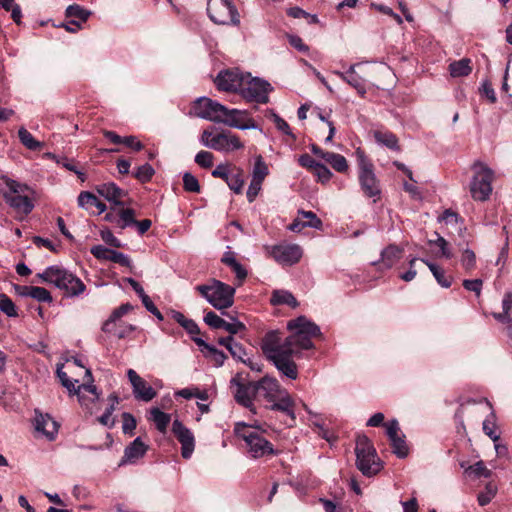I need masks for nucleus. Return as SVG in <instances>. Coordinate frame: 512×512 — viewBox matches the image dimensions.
Masks as SVG:
<instances>
[{
    "mask_svg": "<svg viewBox=\"0 0 512 512\" xmlns=\"http://www.w3.org/2000/svg\"><path fill=\"white\" fill-rule=\"evenodd\" d=\"M136 211L132 208H121L118 210L117 227L125 229L134 226Z\"/></svg>",
    "mask_w": 512,
    "mask_h": 512,
    "instance_id": "f704fd0d",
    "label": "nucleus"
},
{
    "mask_svg": "<svg viewBox=\"0 0 512 512\" xmlns=\"http://www.w3.org/2000/svg\"><path fill=\"white\" fill-rule=\"evenodd\" d=\"M357 163L359 167L358 180L362 192L373 202H377L381 197L380 182L374 173V166L360 149L356 150Z\"/></svg>",
    "mask_w": 512,
    "mask_h": 512,
    "instance_id": "39448f33",
    "label": "nucleus"
},
{
    "mask_svg": "<svg viewBox=\"0 0 512 512\" xmlns=\"http://www.w3.org/2000/svg\"><path fill=\"white\" fill-rule=\"evenodd\" d=\"M30 290V297L39 301V302H46L50 303L52 302V296L50 292L43 288L38 286H32V288H29Z\"/></svg>",
    "mask_w": 512,
    "mask_h": 512,
    "instance_id": "3c124183",
    "label": "nucleus"
},
{
    "mask_svg": "<svg viewBox=\"0 0 512 512\" xmlns=\"http://www.w3.org/2000/svg\"><path fill=\"white\" fill-rule=\"evenodd\" d=\"M466 472L474 474L476 478H490L492 476V471L485 466L483 461H478L474 465L469 466Z\"/></svg>",
    "mask_w": 512,
    "mask_h": 512,
    "instance_id": "09e8293b",
    "label": "nucleus"
},
{
    "mask_svg": "<svg viewBox=\"0 0 512 512\" xmlns=\"http://www.w3.org/2000/svg\"><path fill=\"white\" fill-rule=\"evenodd\" d=\"M58 266H49L42 273H38L37 277L42 281L54 284V278L56 276Z\"/></svg>",
    "mask_w": 512,
    "mask_h": 512,
    "instance_id": "69168bd1",
    "label": "nucleus"
},
{
    "mask_svg": "<svg viewBox=\"0 0 512 512\" xmlns=\"http://www.w3.org/2000/svg\"><path fill=\"white\" fill-rule=\"evenodd\" d=\"M151 419L155 423L158 431L164 433L170 423L171 417L169 414L161 411L157 407H153L150 410Z\"/></svg>",
    "mask_w": 512,
    "mask_h": 512,
    "instance_id": "c9c22d12",
    "label": "nucleus"
},
{
    "mask_svg": "<svg viewBox=\"0 0 512 512\" xmlns=\"http://www.w3.org/2000/svg\"><path fill=\"white\" fill-rule=\"evenodd\" d=\"M299 214L302 215L303 218L309 219L308 222H305L308 227L320 229L322 227V221L316 216V214L312 211H299Z\"/></svg>",
    "mask_w": 512,
    "mask_h": 512,
    "instance_id": "680f3d73",
    "label": "nucleus"
},
{
    "mask_svg": "<svg viewBox=\"0 0 512 512\" xmlns=\"http://www.w3.org/2000/svg\"><path fill=\"white\" fill-rule=\"evenodd\" d=\"M91 12L82 8L80 5L73 4L67 7L66 9V16L77 18L81 22H85L88 17L90 16Z\"/></svg>",
    "mask_w": 512,
    "mask_h": 512,
    "instance_id": "49530a36",
    "label": "nucleus"
},
{
    "mask_svg": "<svg viewBox=\"0 0 512 512\" xmlns=\"http://www.w3.org/2000/svg\"><path fill=\"white\" fill-rule=\"evenodd\" d=\"M449 72L454 78L468 76L472 72L471 60L469 58H462L450 63Z\"/></svg>",
    "mask_w": 512,
    "mask_h": 512,
    "instance_id": "2f4dec72",
    "label": "nucleus"
},
{
    "mask_svg": "<svg viewBox=\"0 0 512 512\" xmlns=\"http://www.w3.org/2000/svg\"><path fill=\"white\" fill-rule=\"evenodd\" d=\"M78 205L82 208L89 209L92 206L98 208V215L103 213L107 206L105 203L101 202L93 193L88 191H83L78 196Z\"/></svg>",
    "mask_w": 512,
    "mask_h": 512,
    "instance_id": "c85d7f7f",
    "label": "nucleus"
},
{
    "mask_svg": "<svg viewBox=\"0 0 512 512\" xmlns=\"http://www.w3.org/2000/svg\"><path fill=\"white\" fill-rule=\"evenodd\" d=\"M271 90L272 86L267 81L246 75L239 93L247 101L266 104Z\"/></svg>",
    "mask_w": 512,
    "mask_h": 512,
    "instance_id": "1a4fd4ad",
    "label": "nucleus"
},
{
    "mask_svg": "<svg viewBox=\"0 0 512 512\" xmlns=\"http://www.w3.org/2000/svg\"><path fill=\"white\" fill-rule=\"evenodd\" d=\"M207 12L209 18L219 25H238L239 13L230 0H208Z\"/></svg>",
    "mask_w": 512,
    "mask_h": 512,
    "instance_id": "6e6552de",
    "label": "nucleus"
},
{
    "mask_svg": "<svg viewBox=\"0 0 512 512\" xmlns=\"http://www.w3.org/2000/svg\"><path fill=\"white\" fill-rule=\"evenodd\" d=\"M244 78L245 75L237 70L221 71L215 79V84L221 91L240 92Z\"/></svg>",
    "mask_w": 512,
    "mask_h": 512,
    "instance_id": "ddd939ff",
    "label": "nucleus"
},
{
    "mask_svg": "<svg viewBox=\"0 0 512 512\" xmlns=\"http://www.w3.org/2000/svg\"><path fill=\"white\" fill-rule=\"evenodd\" d=\"M324 160L329 163L337 172H346L348 169V163L346 158L334 152H326Z\"/></svg>",
    "mask_w": 512,
    "mask_h": 512,
    "instance_id": "e433bc0d",
    "label": "nucleus"
},
{
    "mask_svg": "<svg viewBox=\"0 0 512 512\" xmlns=\"http://www.w3.org/2000/svg\"><path fill=\"white\" fill-rule=\"evenodd\" d=\"M287 329L301 331L302 334H306L311 338L321 335L319 326L309 321L305 316H299L296 319L290 320L287 323Z\"/></svg>",
    "mask_w": 512,
    "mask_h": 512,
    "instance_id": "b1692460",
    "label": "nucleus"
},
{
    "mask_svg": "<svg viewBox=\"0 0 512 512\" xmlns=\"http://www.w3.org/2000/svg\"><path fill=\"white\" fill-rule=\"evenodd\" d=\"M172 432L181 443V455L183 458L188 459L194 451V436L192 432L186 428L179 420H174L172 424Z\"/></svg>",
    "mask_w": 512,
    "mask_h": 512,
    "instance_id": "2eb2a0df",
    "label": "nucleus"
},
{
    "mask_svg": "<svg viewBox=\"0 0 512 512\" xmlns=\"http://www.w3.org/2000/svg\"><path fill=\"white\" fill-rule=\"evenodd\" d=\"M91 254L98 260H106L114 263H118L121 266L131 267V259L116 250L107 248L103 245H95L90 249Z\"/></svg>",
    "mask_w": 512,
    "mask_h": 512,
    "instance_id": "f3484780",
    "label": "nucleus"
},
{
    "mask_svg": "<svg viewBox=\"0 0 512 512\" xmlns=\"http://www.w3.org/2000/svg\"><path fill=\"white\" fill-rule=\"evenodd\" d=\"M403 250L397 245L390 244L381 252V259L378 262H373V265L381 264L385 269H390L402 257Z\"/></svg>",
    "mask_w": 512,
    "mask_h": 512,
    "instance_id": "a878e982",
    "label": "nucleus"
},
{
    "mask_svg": "<svg viewBox=\"0 0 512 512\" xmlns=\"http://www.w3.org/2000/svg\"><path fill=\"white\" fill-rule=\"evenodd\" d=\"M193 341L199 347H202V350H201L202 352H204V350L207 351L208 354L206 356L210 357L217 367H220L224 364L225 360L227 359V356L225 355V353L223 351H220L217 348H215L214 346L206 343L200 337H193Z\"/></svg>",
    "mask_w": 512,
    "mask_h": 512,
    "instance_id": "cd10ccee",
    "label": "nucleus"
},
{
    "mask_svg": "<svg viewBox=\"0 0 512 512\" xmlns=\"http://www.w3.org/2000/svg\"><path fill=\"white\" fill-rule=\"evenodd\" d=\"M270 404L271 405L267 406V408L284 412L289 415L293 421L295 420V414L293 411L294 402L285 390H282V393L278 395V399Z\"/></svg>",
    "mask_w": 512,
    "mask_h": 512,
    "instance_id": "bb28decb",
    "label": "nucleus"
},
{
    "mask_svg": "<svg viewBox=\"0 0 512 512\" xmlns=\"http://www.w3.org/2000/svg\"><path fill=\"white\" fill-rule=\"evenodd\" d=\"M183 188L187 192L199 193L200 184L198 179L189 172H185L183 175Z\"/></svg>",
    "mask_w": 512,
    "mask_h": 512,
    "instance_id": "8fccbe9b",
    "label": "nucleus"
},
{
    "mask_svg": "<svg viewBox=\"0 0 512 512\" xmlns=\"http://www.w3.org/2000/svg\"><path fill=\"white\" fill-rule=\"evenodd\" d=\"M313 170L318 179L323 183L329 181L332 176L331 171L322 163H318Z\"/></svg>",
    "mask_w": 512,
    "mask_h": 512,
    "instance_id": "774afa93",
    "label": "nucleus"
},
{
    "mask_svg": "<svg viewBox=\"0 0 512 512\" xmlns=\"http://www.w3.org/2000/svg\"><path fill=\"white\" fill-rule=\"evenodd\" d=\"M392 452L398 457V458H405L408 453L409 449L405 442V436L399 435L395 438L390 439Z\"/></svg>",
    "mask_w": 512,
    "mask_h": 512,
    "instance_id": "a19ab883",
    "label": "nucleus"
},
{
    "mask_svg": "<svg viewBox=\"0 0 512 512\" xmlns=\"http://www.w3.org/2000/svg\"><path fill=\"white\" fill-rule=\"evenodd\" d=\"M35 429L49 440H54L58 433L59 424L48 414H39L35 417Z\"/></svg>",
    "mask_w": 512,
    "mask_h": 512,
    "instance_id": "5701e85b",
    "label": "nucleus"
},
{
    "mask_svg": "<svg viewBox=\"0 0 512 512\" xmlns=\"http://www.w3.org/2000/svg\"><path fill=\"white\" fill-rule=\"evenodd\" d=\"M20 142L29 150L38 151L44 146L43 142L36 140L33 135L24 127L18 130Z\"/></svg>",
    "mask_w": 512,
    "mask_h": 512,
    "instance_id": "72a5a7b5",
    "label": "nucleus"
},
{
    "mask_svg": "<svg viewBox=\"0 0 512 512\" xmlns=\"http://www.w3.org/2000/svg\"><path fill=\"white\" fill-rule=\"evenodd\" d=\"M498 491L497 485L493 482H488L484 491L478 494L477 500L480 506H485L491 502L496 496Z\"/></svg>",
    "mask_w": 512,
    "mask_h": 512,
    "instance_id": "37998d69",
    "label": "nucleus"
},
{
    "mask_svg": "<svg viewBox=\"0 0 512 512\" xmlns=\"http://www.w3.org/2000/svg\"><path fill=\"white\" fill-rule=\"evenodd\" d=\"M53 285L64 290L69 296H78L83 293L86 288L85 284L78 277L59 266Z\"/></svg>",
    "mask_w": 512,
    "mask_h": 512,
    "instance_id": "9b49d317",
    "label": "nucleus"
},
{
    "mask_svg": "<svg viewBox=\"0 0 512 512\" xmlns=\"http://www.w3.org/2000/svg\"><path fill=\"white\" fill-rule=\"evenodd\" d=\"M285 347L286 350L296 354L295 347L309 350L312 349L314 345L310 336L302 334L301 331H295V333L291 334L285 339Z\"/></svg>",
    "mask_w": 512,
    "mask_h": 512,
    "instance_id": "393cba45",
    "label": "nucleus"
},
{
    "mask_svg": "<svg viewBox=\"0 0 512 512\" xmlns=\"http://www.w3.org/2000/svg\"><path fill=\"white\" fill-rule=\"evenodd\" d=\"M132 308L131 304L125 303L114 309L109 318L103 323L102 331L105 333H111L113 331V327L116 325V321L132 310Z\"/></svg>",
    "mask_w": 512,
    "mask_h": 512,
    "instance_id": "c756f323",
    "label": "nucleus"
},
{
    "mask_svg": "<svg viewBox=\"0 0 512 512\" xmlns=\"http://www.w3.org/2000/svg\"><path fill=\"white\" fill-rule=\"evenodd\" d=\"M195 289L217 310L230 308L234 303L235 288L220 280L211 279Z\"/></svg>",
    "mask_w": 512,
    "mask_h": 512,
    "instance_id": "7ed1b4c3",
    "label": "nucleus"
},
{
    "mask_svg": "<svg viewBox=\"0 0 512 512\" xmlns=\"http://www.w3.org/2000/svg\"><path fill=\"white\" fill-rule=\"evenodd\" d=\"M228 351L230 352L231 356L234 359H237L241 362L245 359L244 356L246 355V351L244 347L242 346V344L236 342L235 340L232 342L231 345H229Z\"/></svg>",
    "mask_w": 512,
    "mask_h": 512,
    "instance_id": "bf43d9fd",
    "label": "nucleus"
},
{
    "mask_svg": "<svg viewBox=\"0 0 512 512\" xmlns=\"http://www.w3.org/2000/svg\"><path fill=\"white\" fill-rule=\"evenodd\" d=\"M154 174V168L150 164L146 163L137 168L136 172L134 173V177L141 183H146L152 179Z\"/></svg>",
    "mask_w": 512,
    "mask_h": 512,
    "instance_id": "de8ad7c7",
    "label": "nucleus"
},
{
    "mask_svg": "<svg viewBox=\"0 0 512 512\" xmlns=\"http://www.w3.org/2000/svg\"><path fill=\"white\" fill-rule=\"evenodd\" d=\"M222 314L226 315L230 319V321L223 320L221 329L227 331L231 336L246 330L245 324L239 321L237 318L229 315L226 312H222Z\"/></svg>",
    "mask_w": 512,
    "mask_h": 512,
    "instance_id": "58836bf2",
    "label": "nucleus"
},
{
    "mask_svg": "<svg viewBox=\"0 0 512 512\" xmlns=\"http://www.w3.org/2000/svg\"><path fill=\"white\" fill-rule=\"evenodd\" d=\"M234 433L245 441L248 453L254 459L277 454L272 443L263 436L262 432L249 429L245 423H237Z\"/></svg>",
    "mask_w": 512,
    "mask_h": 512,
    "instance_id": "20e7f679",
    "label": "nucleus"
},
{
    "mask_svg": "<svg viewBox=\"0 0 512 512\" xmlns=\"http://www.w3.org/2000/svg\"><path fill=\"white\" fill-rule=\"evenodd\" d=\"M461 264L465 270H472L476 264L475 253L470 249H465L462 253Z\"/></svg>",
    "mask_w": 512,
    "mask_h": 512,
    "instance_id": "5fc2aeb1",
    "label": "nucleus"
},
{
    "mask_svg": "<svg viewBox=\"0 0 512 512\" xmlns=\"http://www.w3.org/2000/svg\"><path fill=\"white\" fill-rule=\"evenodd\" d=\"M255 393L257 401L271 403L278 399V395L282 393V389L275 378L265 376L255 382Z\"/></svg>",
    "mask_w": 512,
    "mask_h": 512,
    "instance_id": "f8f14e48",
    "label": "nucleus"
},
{
    "mask_svg": "<svg viewBox=\"0 0 512 512\" xmlns=\"http://www.w3.org/2000/svg\"><path fill=\"white\" fill-rule=\"evenodd\" d=\"M0 311L8 317H17V309L13 301L4 293H0Z\"/></svg>",
    "mask_w": 512,
    "mask_h": 512,
    "instance_id": "a18cd8bd",
    "label": "nucleus"
},
{
    "mask_svg": "<svg viewBox=\"0 0 512 512\" xmlns=\"http://www.w3.org/2000/svg\"><path fill=\"white\" fill-rule=\"evenodd\" d=\"M147 450L148 446L144 444L140 437H137L125 448L120 465L135 463L146 454Z\"/></svg>",
    "mask_w": 512,
    "mask_h": 512,
    "instance_id": "4be33fe9",
    "label": "nucleus"
},
{
    "mask_svg": "<svg viewBox=\"0 0 512 512\" xmlns=\"http://www.w3.org/2000/svg\"><path fill=\"white\" fill-rule=\"evenodd\" d=\"M374 138L376 142L388 147L389 149L399 150L398 139L391 132L375 131Z\"/></svg>",
    "mask_w": 512,
    "mask_h": 512,
    "instance_id": "4c0bfd02",
    "label": "nucleus"
},
{
    "mask_svg": "<svg viewBox=\"0 0 512 512\" xmlns=\"http://www.w3.org/2000/svg\"><path fill=\"white\" fill-rule=\"evenodd\" d=\"M437 236L436 240H429V244H435L437 245L441 250V255L446 258H451L453 255L451 253V250L448 248V242L440 236L438 233H435Z\"/></svg>",
    "mask_w": 512,
    "mask_h": 512,
    "instance_id": "6e6d98bb",
    "label": "nucleus"
},
{
    "mask_svg": "<svg viewBox=\"0 0 512 512\" xmlns=\"http://www.w3.org/2000/svg\"><path fill=\"white\" fill-rule=\"evenodd\" d=\"M268 254L281 265H294L302 257L303 251L298 244H278L266 248Z\"/></svg>",
    "mask_w": 512,
    "mask_h": 512,
    "instance_id": "9d476101",
    "label": "nucleus"
},
{
    "mask_svg": "<svg viewBox=\"0 0 512 512\" xmlns=\"http://www.w3.org/2000/svg\"><path fill=\"white\" fill-rule=\"evenodd\" d=\"M195 116L214 123H222L240 130L256 129L257 125L246 111L228 109L226 106L208 97H200L192 107Z\"/></svg>",
    "mask_w": 512,
    "mask_h": 512,
    "instance_id": "f257e3e1",
    "label": "nucleus"
},
{
    "mask_svg": "<svg viewBox=\"0 0 512 512\" xmlns=\"http://www.w3.org/2000/svg\"><path fill=\"white\" fill-rule=\"evenodd\" d=\"M97 193L116 206H124L121 200L126 196V192L119 188L115 183H103L96 186Z\"/></svg>",
    "mask_w": 512,
    "mask_h": 512,
    "instance_id": "412c9836",
    "label": "nucleus"
},
{
    "mask_svg": "<svg viewBox=\"0 0 512 512\" xmlns=\"http://www.w3.org/2000/svg\"><path fill=\"white\" fill-rule=\"evenodd\" d=\"M127 377L132 385L133 395L137 400L151 401L156 396V391L133 369L127 371Z\"/></svg>",
    "mask_w": 512,
    "mask_h": 512,
    "instance_id": "4468645a",
    "label": "nucleus"
},
{
    "mask_svg": "<svg viewBox=\"0 0 512 512\" xmlns=\"http://www.w3.org/2000/svg\"><path fill=\"white\" fill-rule=\"evenodd\" d=\"M232 383L236 384L237 386L236 392L234 394L236 402L245 408L254 411L253 400H256L255 382L243 384L233 379Z\"/></svg>",
    "mask_w": 512,
    "mask_h": 512,
    "instance_id": "6ab92c4d",
    "label": "nucleus"
},
{
    "mask_svg": "<svg viewBox=\"0 0 512 512\" xmlns=\"http://www.w3.org/2000/svg\"><path fill=\"white\" fill-rule=\"evenodd\" d=\"M271 304L273 305H289L292 308H296L299 303L292 293L285 290H275L272 293Z\"/></svg>",
    "mask_w": 512,
    "mask_h": 512,
    "instance_id": "473e14b6",
    "label": "nucleus"
},
{
    "mask_svg": "<svg viewBox=\"0 0 512 512\" xmlns=\"http://www.w3.org/2000/svg\"><path fill=\"white\" fill-rule=\"evenodd\" d=\"M355 454L356 466L364 476L372 477L381 471L383 467L382 461L366 435L357 436Z\"/></svg>",
    "mask_w": 512,
    "mask_h": 512,
    "instance_id": "f03ea898",
    "label": "nucleus"
},
{
    "mask_svg": "<svg viewBox=\"0 0 512 512\" xmlns=\"http://www.w3.org/2000/svg\"><path fill=\"white\" fill-rule=\"evenodd\" d=\"M195 162L202 168H210L213 165V154L202 150L196 154Z\"/></svg>",
    "mask_w": 512,
    "mask_h": 512,
    "instance_id": "864d4df0",
    "label": "nucleus"
},
{
    "mask_svg": "<svg viewBox=\"0 0 512 512\" xmlns=\"http://www.w3.org/2000/svg\"><path fill=\"white\" fill-rule=\"evenodd\" d=\"M101 238L107 245L111 247L121 248L123 246L121 241L118 238H116L109 229L101 231Z\"/></svg>",
    "mask_w": 512,
    "mask_h": 512,
    "instance_id": "052dcab7",
    "label": "nucleus"
},
{
    "mask_svg": "<svg viewBox=\"0 0 512 512\" xmlns=\"http://www.w3.org/2000/svg\"><path fill=\"white\" fill-rule=\"evenodd\" d=\"M57 376L61 381V384L70 392V393H78L77 388L75 387V383L71 381L67 374L61 369H57Z\"/></svg>",
    "mask_w": 512,
    "mask_h": 512,
    "instance_id": "0e129e2a",
    "label": "nucleus"
},
{
    "mask_svg": "<svg viewBox=\"0 0 512 512\" xmlns=\"http://www.w3.org/2000/svg\"><path fill=\"white\" fill-rule=\"evenodd\" d=\"M226 183L232 191L240 194L245 183L243 170L237 169L235 173H230Z\"/></svg>",
    "mask_w": 512,
    "mask_h": 512,
    "instance_id": "ea45409f",
    "label": "nucleus"
},
{
    "mask_svg": "<svg viewBox=\"0 0 512 512\" xmlns=\"http://www.w3.org/2000/svg\"><path fill=\"white\" fill-rule=\"evenodd\" d=\"M359 66L360 64H353L345 73L339 71L334 73L352 86L361 96H364L366 94V79L356 72V68Z\"/></svg>",
    "mask_w": 512,
    "mask_h": 512,
    "instance_id": "aec40b11",
    "label": "nucleus"
},
{
    "mask_svg": "<svg viewBox=\"0 0 512 512\" xmlns=\"http://www.w3.org/2000/svg\"><path fill=\"white\" fill-rule=\"evenodd\" d=\"M261 349L268 360L285 351V341L281 343L280 332L278 330L267 332L261 341Z\"/></svg>",
    "mask_w": 512,
    "mask_h": 512,
    "instance_id": "dca6fc26",
    "label": "nucleus"
},
{
    "mask_svg": "<svg viewBox=\"0 0 512 512\" xmlns=\"http://www.w3.org/2000/svg\"><path fill=\"white\" fill-rule=\"evenodd\" d=\"M223 318L218 316L215 312L209 311L204 316V322L213 329H221Z\"/></svg>",
    "mask_w": 512,
    "mask_h": 512,
    "instance_id": "4d7b16f0",
    "label": "nucleus"
},
{
    "mask_svg": "<svg viewBox=\"0 0 512 512\" xmlns=\"http://www.w3.org/2000/svg\"><path fill=\"white\" fill-rule=\"evenodd\" d=\"M271 117L278 130L295 139V136L293 135L288 123L284 119H282L278 114L274 112H271Z\"/></svg>",
    "mask_w": 512,
    "mask_h": 512,
    "instance_id": "13d9d810",
    "label": "nucleus"
},
{
    "mask_svg": "<svg viewBox=\"0 0 512 512\" xmlns=\"http://www.w3.org/2000/svg\"><path fill=\"white\" fill-rule=\"evenodd\" d=\"M5 184L8 187V191L3 192V198L6 203L17 213L30 214L34 204L28 196L23 195L29 187L10 178L5 179Z\"/></svg>",
    "mask_w": 512,
    "mask_h": 512,
    "instance_id": "0eeeda50",
    "label": "nucleus"
},
{
    "mask_svg": "<svg viewBox=\"0 0 512 512\" xmlns=\"http://www.w3.org/2000/svg\"><path fill=\"white\" fill-rule=\"evenodd\" d=\"M122 419H123V425H122L123 432L126 434H132L133 430L136 428L135 418L130 413L125 412L122 414Z\"/></svg>",
    "mask_w": 512,
    "mask_h": 512,
    "instance_id": "e2e57ef3",
    "label": "nucleus"
},
{
    "mask_svg": "<svg viewBox=\"0 0 512 512\" xmlns=\"http://www.w3.org/2000/svg\"><path fill=\"white\" fill-rule=\"evenodd\" d=\"M227 140H226V133H219L217 135H214L210 143H206V147L217 150V151H225L226 152V146Z\"/></svg>",
    "mask_w": 512,
    "mask_h": 512,
    "instance_id": "603ef678",
    "label": "nucleus"
},
{
    "mask_svg": "<svg viewBox=\"0 0 512 512\" xmlns=\"http://www.w3.org/2000/svg\"><path fill=\"white\" fill-rule=\"evenodd\" d=\"M268 174V167L261 156H258L252 173V180L262 183Z\"/></svg>",
    "mask_w": 512,
    "mask_h": 512,
    "instance_id": "c03bdc74",
    "label": "nucleus"
},
{
    "mask_svg": "<svg viewBox=\"0 0 512 512\" xmlns=\"http://www.w3.org/2000/svg\"><path fill=\"white\" fill-rule=\"evenodd\" d=\"M501 313H493V317L502 324L512 325V293H506L502 300Z\"/></svg>",
    "mask_w": 512,
    "mask_h": 512,
    "instance_id": "7c9ffc66",
    "label": "nucleus"
},
{
    "mask_svg": "<svg viewBox=\"0 0 512 512\" xmlns=\"http://www.w3.org/2000/svg\"><path fill=\"white\" fill-rule=\"evenodd\" d=\"M294 353L285 350L281 354L275 356V358L269 359L274 366L289 379L295 380L298 376L297 365L293 361Z\"/></svg>",
    "mask_w": 512,
    "mask_h": 512,
    "instance_id": "a211bd4d",
    "label": "nucleus"
},
{
    "mask_svg": "<svg viewBox=\"0 0 512 512\" xmlns=\"http://www.w3.org/2000/svg\"><path fill=\"white\" fill-rule=\"evenodd\" d=\"M422 261L428 266L439 285L444 288H449L451 286V279L445 277L444 271L439 266L424 259H422Z\"/></svg>",
    "mask_w": 512,
    "mask_h": 512,
    "instance_id": "79ce46f5",
    "label": "nucleus"
},
{
    "mask_svg": "<svg viewBox=\"0 0 512 512\" xmlns=\"http://www.w3.org/2000/svg\"><path fill=\"white\" fill-rule=\"evenodd\" d=\"M472 169L475 174L470 184L471 195L474 200L485 201L492 193L494 172L481 161H475Z\"/></svg>",
    "mask_w": 512,
    "mask_h": 512,
    "instance_id": "423d86ee",
    "label": "nucleus"
},
{
    "mask_svg": "<svg viewBox=\"0 0 512 512\" xmlns=\"http://www.w3.org/2000/svg\"><path fill=\"white\" fill-rule=\"evenodd\" d=\"M115 410V406L113 404L109 405L105 412L98 418V421L104 425V426H107V427H113L114 426V420L111 419V416L113 414Z\"/></svg>",
    "mask_w": 512,
    "mask_h": 512,
    "instance_id": "338daca9",
    "label": "nucleus"
}]
</instances>
